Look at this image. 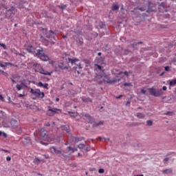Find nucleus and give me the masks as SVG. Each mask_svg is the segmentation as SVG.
I'll return each mask as SVG.
<instances>
[{"label": "nucleus", "mask_w": 176, "mask_h": 176, "mask_svg": "<svg viewBox=\"0 0 176 176\" xmlns=\"http://www.w3.org/2000/svg\"><path fill=\"white\" fill-rule=\"evenodd\" d=\"M25 49L28 53L33 54L34 57L40 58L42 61H49V56L43 52V48H38V47L28 44L25 46Z\"/></svg>", "instance_id": "f257e3e1"}, {"label": "nucleus", "mask_w": 176, "mask_h": 176, "mask_svg": "<svg viewBox=\"0 0 176 176\" xmlns=\"http://www.w3.org/2000/svg\"><path fill=\"white\" fill-rule=\"evenodd\" d=\"M1 135H3L5 138H6L8 137V135H6V133L0 131V136Z\"/></svg>", "instance_id": "c756f323"}, {"label": "nucleus", "mask_w": 176, "mask_h": 176, "mask_svg": "<svg viewBox=\"0 0 176 176\" xmlns=\"http://www.w3.org/2000/svg\"><path fill=\"white\" fill-rule=\"evenodd\" d=\"M47 86H49V85L47 83H45V85H43V87H45V89H47Z\"/></svg>", "instance_id": "37998d69"}, {"label": "nucleus", "mask_w": 176, "mask_h": 176, "mask_svg": "<svg viewBox=\"0 0 176 176\" xmlns=\"http://www.w3.org/2000/svg\"><path fill=\"white\" fill-rule=\"evenodd\" d=\"M162 90H164V91H166V90H167V87L164 86V87H162Z\"/></svg>", "instance_id": "49530a36"}, {"label": "nucleus", "mask_w": 176, "mask_h": 176, "mask_svg": "<svg viewBox=\"0 0 176 176\" xmlns=\"http://www.w3.org/2000/svg\"><path fill=\"white\" fill-rule=\"evenodd\" d=\"M166 115H173V112L168 111Z\"/></svg>", "instance_id": "09e8293b"}, {"label": "nucleus", "mask_w": 176, "mask_h": 176, "mask_svg": "<svg viewBox=\"0 0 176 176\" xmlns=\"http://www.w3.org/2000/svg\"><path fill=\"white\" fill-rule=\"evenodd\" d=\"M140 92H141L142 94H146V90H145V89H141Z\"/></svg>", "instance_id": "c9c22d12"}, {"label": "nucleus", "mask_w": 176, "mask_h": 176, "mask_svg": "<svg viewBox=\"0 0 176 176\" xmlns=\"http://www.w3.org/2000/svg\"><path fill=\"white\" fill-rule=\"evenodd\" d=\"M65 8H67V6H63V7H62V9H65Z\"/></svg>", "instance_id": "13d9d810"}, {"label": "nucleus", "mask_w": 176, "mask_h": 176, "mask_svg": "<svg viewBox=\"0 0 176 176\" xmlns=\"http://www.w3.org/2000/svg\"><path fill=\"white\" fill-rule=\"evenodd\" d=\"M82 102H93V100H91V98L86 97H82Z\"/></svg>", "instance_id": "f8f14e48"}, {"label": "nucleus", "mask_w": 176, "mask_h": 176, "mask_svg": "<svg viewBox=\"0 0 176 176\" xmlns=\"http://www.w3.org/2000/svg\"><path fill=\"white\" fill-rule=\"evenodd\" d=\"M152 124H153V122H152V120H147L146 121V125L147 126H152Z\"/></svg>", "instance_id": "a878e982"}, {"label": "nucleus", "mask_w": 176, "mask_h": 176, "mask_svg": "<svg viewBox=\"0 0 176 176\" xmlns=\"http://www.w3.org/2000/svg\"><path fill=\"white\" fill-rule=\"evenodd\" d=\"M134 176H144V175H134Z\"/></svg>", "instance_id": "680f3d73"}, {"label": "nucleus", "mask_w": 176, "mask_h": 176, "mask_svg": "<svg viewBox=\"0 0 176 176\" xmlns=\"http://www.w3.org/2000/svg\"><path fill=\"white\" fill-rule=\"evenodd\" d=\"M11 80H12L13 84L16 83V80H14L13 78H11Z\"/></svg>", "instance_id": "5fc2aeb1"}, {"label": "nucleus", "mask_w": 176, "mask_h": 176, "mask_svg": "<svg viewBox=\"0 0 176 176\" xmlns=\"http://www.w3.org/2000/svg\"><path fill=\"white\" fill-rule=\"evenodd\" d=\"M22 141L23 142H26V144H28V142H30V138H22Z\"/></svg>", "instance_id": "b1692460"}, {"label": "nucleus", "mask_w": 176, "mask_h": 176, "mask_svg": "<svg viewBox=\"0 0 176 176\" xmlns=\"http://www.w3.org/2000/svg\"><path fill=\"white\" fill-rule=\"evenodd\" d=\"M130 104H131V102L130 101V100H128L127 102H126V106L127 107V106H129V107H130Z\"/></svg>", "instance_id": "4c0bfd02"}, {"label": "nucleus", "mask_w": 176, "mask_h": 176, "mask_svg": "<svg viewBox=\"0 0 176 176\" xmlns=\"http://www.w3.org/2000/svg\"><path fill=\"white\" fill-rule=\"evenodd\" d=\"M124 74L126 76H129V72H124Z\"/></svg>", "instance_id": "3c124183"}, {"label": "nucleus", "mask_w": 176, "mask_h": 176, "mask_svg": "<svg viewBox=\"0 0 176 176\" xmlns=\"http://www.w3.org/2000/svg\"><path fill=\"white\" fill-rule=\"evenodd\" d=\"M98 140H99L100 141H104V142H108V141H109V138H105L102 137H99Z\"/></svg>", "instance_id": "6ab92c4d"}, {"label": "nucleus", "mask_w": 176, "mask_h": 176, "mask_svg": "<svg viewBox=\"0 0 176 176\" xmlns=\"http://www.w3.org/2000/svg\"><path fill=\"white\" fill-rule=\"evenodd\" d=\"M30 93L31 94H33V96H35V97H36V98H43V97H45V93L41 92V89H30Z\"/></svg>", "instance_id": "423d86ee"}, {"label": "nucleus", "mask_w": 176, "mask_h": 176, "mask_svg": "<svg viewBox=\"0 0 176 176\" xmlns=\"http://www.w3.org/2000/svg\"><path fill=\"white\" fill-rule=\"evenodd\" d=\"M112 10H119V6L118 5H113L111 8Z\"/></svg>", "instance_id": "5701e85b"}, {"label": "nucleus", "mask_w": 176, "mask_h": 176, "mask_svg": "<svg viewBox=\"0 0 176 176\" xmlns=\"http://www.w3.org/2000/svg\"><path fill=\"white\" fill-rule=\"evenodd\" d=\"M63 39H65L67 38V36H63Z\"/></svg>", "instance_id": "0e129e2a"}, {"label": "nucleus", "mask_w": 176, "mask_h": 176, "mask_svg": "<svg viewBox=\"0 0 176 176\" xmlns=\"http://www.w3.org/2000/svg\"><path fill=\"white\" fill-rule=\"evenodd\" d=\"M0 46H1V47L3 48L5 50H6V49H8V47H6V45H5L3 43H0Z\"/></svg>", "instance_id": "cd10ccee"}, {"label": "nucleus", "mask_w": 176, "mask_h": 176, "mask_svg": "<svg viewBox=\"0 0 176 176\" xmlns=\"http://www.w3.org/2000/svg\"><path fill=\"white\" fill-rule=\"evenodd\" d=\"M47 38H43V36H41V41L43 43V45H45V46H53V45H54V41H51L50 39L54 38V36H56V33H54V32L50 30L49 32L47 34Z\"/></svg>", "instance_id": "f03ea898"}, {"label": "nucleus", "mask_w": 176, "mask_h": 176, "mask_svg": "<svg viewBox=\"0 0 176 176\" xmlns=\"http://www.w3.org/2000/svg\"><path fill=\"white\" fill-rule=\"evenodd\" d=\"M165 71H166V72L170 71V67H168V66L165 67Z\"/></svg>", "instance_id": "ea45409f"}, {"label": "nucleus", "mask_w": 176, "mask_h": 176, "mask_svg": "<svg viewBox=\"0 0 176 176\" xmlns=\"http://www.w3.org/2000/svg\"><path fill=\"white\" fill-rule=\"evenodd\" d=\"M0 100L1 101H3L4 100L3 96H2V95H0Z\"/></svg>", "instance_id": "de8ad7c7"}, {"label": "nucleus", "mask_w": 176, "mask_h": 176, "mask_svg": "<svg viewBox=\"0 0 176 176\" xmlns=\"http://www.w3.org/2000/svg\"><path fill=\"white\" fill-rule=\"evenodd\" d=\"M135 116L138 117V119H144L145 118V114H144L142 113H137Z\"/></svg>", "instance_id": "4468645a"}, {"label": "nucleus", "mask_w": 176, "mask_h": 176, "mask_svg": "<svg viewBox=\"0 0 176 176\" xmlns=\"http://www.w3.org/2000/svg\"><path fill=\"white\" fill-rule=\"evenodd\" d=\"M141 43H142V42L140 41V42L137 43L136 45H140Z\"/></svg>", "instance_id": "bf43d9fd"}, {"label": "nucleus", "mask_w": 176, "mask_h": 176, "mask_svg": "<svg viewBox=\"0 0 176 176\" xmlns=\"http://www.w3.org/2000/svg\"><path fill=\"white\" fill-rule=\"evenodd\" d=\"M104 125V121H100L99 122H95L94 124V127H97L98 126H102Z\"/></svg>", "instance_id": "f3484780"}, {"label": "nucleus", "mask_w": 176, "mask_h": 176, "mask_svg": "<svg viewBox=\"0 0 176 176\" xmlns=\"http://www.w3.org/2000/svg\"><path fill=\"white\" fill-rule=\"evenodd\" d=\"M156 3L148 1V9L146 10L147 13H152V12H156Z\"/></svg>", "instance_id": "0eeeda50"}, {"label": "nucleus", "mask_w": 176, "mask_h": 176, "mask_svg": "<svg viewBox=\"0 0 176 176\" xmlns=\"http://www.w3.org/2000/svg\"><path fill=\"white\" fill-rule=\"evenodd\" d=\"M85 116V118H87L89 123L93 124L94 122V118L93 117H91V116L86 114Z\"/></svg>", "instance_id": "9b49d317"}, {"label": "nucleus", "mask_w": 176, "mask_h": 176, "mask_svg": "<svg viewBox=\"0 0 176 176\" xmlns=\"http://www.w3.org/2000/svg\"><path fill=\"white\" fill-rule=\"evenodd\" d=\"M169 85H170V86H175L176 79L172 80L171 81H170Z\"/></svg>", "instance_id": "4be33fe9"}, {"label": "nucleus", "mask_w": 176, "mask_h": 176, "mask_svg": "<svg viewBox=\"0 0 176 176\" xmlns=\"http://www.w3.org/2000/svg\"><path fill=\"white\" fill-rule=\"evenodd\" d=\"M163 174H171L173 173V169L169 168V169H166L162 170Z\"/></svg>", "instance_id": "dca6fc26"}, {"label": "nucleus", "mask_w": 176, "mask_h": 176, "mask_svg": "<svg viewBox=\"0 0 176 176\" xmlns=\"http://www.w3.org/2000/svg\"><path fill=\"white\" fill-rule=\"evenodd\" d=\"M101 52L98 53V56H101Z\"/></svg>", "instance_id": "e2e57ef3"}, {"label": "nucleus", "mask_w": 176, "mask_h": 176, "mask_svg": "<svg viewBox=\"0 0 176 176\" xmlns=\"http://www.w3.org/2000/svg\"><path fill=\"white\" fill-rule=\"evenodd\" d=\"M32 65L35 72H39V74H42L43 75H52V73L43 69V67L36 62H32Z\"/></svg>", "instance_id": "7ed1b4c3"}, {"label": "nucleus", "mask_w": 176, "mask_h": 176, "mask_svg": "<svg viewBox=\"0 0 176 176\" xmlns=\"http://www.w3.org/2000/svg\"><path fill=\"white\" fill-rule=\"evenodd\" d=\"M98 173H99L100 174H103V173H104V169H102V168L99 169Z\"/></svg>", "instance_id": "e433bc0d"}, {"label": "nucleus", "mask_w": 176, "mask_h": 176, "mask_svg": "<svg viewBox=\"0 0 176 176\" xmlns=\"http://www.w3.org/2000/svg\"><path fill=\"white\" fill-rule=\"evenodd\" d=\"M68 60V63H71V64H75V63H78V61H79V59L78 58H67Z\"/></svg>", "instance_id": "ddd939ff"}, {"label": "nucleus", "mask_w": 176, "mask_h": 176, "mask_svg": "<svg viewBox=\"0 0 176 176\" xmlns=\"http://www.w3.org/2000/svg\"><path fill=\"white\" fill-rule=\"evenodd\" d=\"M168 160H169L168 158H165V159L164 160V162L166 163V162H167Z\"/></svg>", "instance_id": "603ef678"}, {"label": "nucleus", "mask_w": 176, "mask_h": 176, "mask_svg": "<svg viewBox=\"0 0 176 176\" xmlns=\"http://www.w3.org/2000/svg\"><path fill=\"white\" fill-rule=\"evenodd\" d=\"M33 163H34V164H41V160L38 158H35Z\"/></svg>", "instance_id": "412c9836"}, {"label": "nucleus", "mask_w": 176, "mask_h": 176, "mask_svg": "<svg viewBox=\"0 0 176 176\" xmlns=\"http://www.w3.org/2000/svg\"><path fill=\"white\" fill-rule=\"evenodd\" d=\"M166 5V2H162L161 3H160V6H162V8H165Z\"/></svg>", "instance_id": "7c9ffc66"}, {"label": "nucleus", "mask_w": 176, "mask_h": 176, "mask_svg": "<svg viewBox=\"0 0 176 176\" xmlns=\"http://www.w3.org/2000/svg\"><path fill=\"white\" fill-rule=\"evenodd\" d=\"M1 151H3V152H6V153H9V151L5 150V149H3V148H2Z\"/></svg>", "instance_id": "864d4df0"}, {"label": "nucleus", "mask_w": 176, "mask_h": 176, "mask_svg": "<svg viewBox=\"0 0 176 176\" xmlns=\"http://www.w3.org/2000/svg\"><path fill=\"white\" fill-rule=\"evenodd\" d=\"M124 86H132L131 82L129 83V82H125L124 83Z\"/></svg>", "instance_id": "72a5a7b5"}, {"label": "nucleus", "mask_w": 176, "mask_h": 176, "mask_svg": "<svg viewBox=\"0 0 176 176\" xmlns=\"http://www.w3.org/2000/svg\"><path fill=\"white\" fill-rule=\"evenodd\" d=\"M134 10H140L141 12H145V10H146V8L145 7L136 8H134Z\"/></svg>", "instance_id": "aec40b11"}, {"label": "nucleus", "mask_w": 176, "mask_h": 176, "mask_svg": "<svg viewBox=\"0 0 176 176\" xmlns=\"http://www.w3.org/2000/svg\"><path fill=\"white\" fill-rule=\"evenodd\" d=\"M72 140L76 141V142H79V141H80L79 138H75V137H72Z\"/></svg>", "instance_id": "bb28decb"}, {"label": "nucleus", "mask_w": 176, "mask_h": 176, "mask_svg": "<svg viewBox=\"0 0 176 176\" xmlns=\"http://www.w3.org/2000/svg\"><path fill=\"white\" fill-rule=\"evenodd\" d=\"M6 160H7V162H10V160H12V158L8 156L6 157Z\"/></svg>", "instance_id": "a19ab883"}, {"label": "nucleus", "mask_w": 176, "mask_h": 176, "mask_svg": "<svg viewBox=\"0 0 176 176\" xmlns=\"http://www.w3.org/2000/svg\"><path fill=\"white\" fill-rule=\"evenodd\" d=\"M85 146V144H79L78 148H82Z\"/></svg>", "instance_id": "c03bdc74"}, {"label": "nucleus", "mask_w": 176, "mask_h": 176, "mask_svg": "<svg viewBox=\"0 0 176 176\" xmlns=\"http://www.w3.org/2000/svg\"><path fill=\"white\" fill-rule=\"evenodd\" d=\"M63 89H64V86L62 85V86L60 87V90H63Z\"/></svg>", "instance_id": "4d7b16f0"}, {"label": "nucleus", "mask_w": 176, "mask_h": 176, "mask_svg": "<svg viewBox=\"0 0 176 176\" xmlns=\"http://www.w3.org/2000/svg\"><path fill=\"white\" fill-rule=\"evenodd\" d=\"M122 97H123V95H120L118 96H116V98L119 99V98H122Z\"/></svg>", "instance_id": "a18cd8bd"}, {"label": "nucleus", "mask_w": 176, "mask_h": 176, "mask_svg": "<svg viewBox=\"0 0 176 176\" xmlns=\"http://www.w3.org/2000/svg\"><path fill=\"white\" fill-rule=\"evenodd\" d=\"M21 86H22V87H23H23H27V85H25V83H24V82H21Z\"/></svg>", "instance_id": "58836bf2"}, {"label": "nucleus", "mask_w": 176, "mask_h": 176, "mask_svg": "<svg viewBox=\"0 0 176 176\" xmlns=\"http://www.w3.org/2000/svg\"><path fill=\"white\" fill-rule=\"evenodd\" d=\"M97 82L99 83V85H101L102 82H105L106 83H109L110 85H113L116 83V80H111V78L107 76H104L103 78L101 77V80H97Z\"/></svg>", "instance_id": "39448f33"}, {"label": "nucleus", "mask_w": 176, "mask_h": 176, "mask_svg": "<svg viewBox=\"0 0 176 176\" xmlns=\"http://www.w3.org/2000/svg\"><path fill=\"white\" fill-rule=\"evenodd\" d=\"M6 65H11L12 67H17V65H14L12 63H5Z\"/></svg>", "instance_id": "c85d7f7f"}, {"label": "nucleus", "mask_w": 176, "mask_h": 176, "mask_svg": "<svg viewBox=\"0 0 176 176\" xmlns=\"http://www.w3.org/2000/svg\"><path fill=\"white\" fill-rule=\"evenodd\" d=\"M78 67L80 69H82V65L80 63L78 65Z\"/></svg>", "instance_id": "8fccbe9b"}, {"label": "nucleus", "mask_w": 176, "mask_h": 176, "mask_svg": "<svg viewBox=\"0 0 176 176\" xmlns=\"http://www.w3.org/2000/svg\"><path fill=\"white\" fill-rule=\"evenodd\" d=\"M56 101L57 102H58V101H60V98H56Z\"/></svg>", "instance_id": "6e6d98bb"}, {"label": "nucleus", "mask_w": 176, "mask_h": 176, "mask_svg": "<svg viewBox=\"0 0 176 176\" xmlns=\"http://www.w3.org/2000/svg\"><path fill=\"white\" fill-rule=\"evenodd\" d=\"M6 14H9V16H12V14H16V8L14 7H12L10 10H8L6 12Z\"/></svg>", "instance_id": "9d476101"}, {"label": "nucleus", "mask_w": 176, "mask_h": 176, "mask_svg": "<svg viewBox=\"0 0 176 176\" xmlns=\"http://www.w3.org/2000/svg\"><path fill=\"white\" fill-rule=\"evenodd\" d=\"M67 151H69V152H71V153H74V152H76L78 151V148H74L72 146H68Z\"/></svg>", "instance_id": "2eb2a0df"}, {"label": "nucleus", "mask_w": 176, "mask_h": 176, "mask_svg": "<svg viewBox=\"0 0 176 176\" xmlns=\"http://www.w3.org/2000/svg\"><path fill=\"white\" fill-rule=\"evenodd\" d=\"M6 64H5V63H4V64L3 63H1L0 62V67H1L2 68H5V67H6Z\"/></svg>", "instance_id": "473e14b6"}, {"label": "nucleus", "mask_w": 176, "mask_h": 176, "mask_svg": "<svg viewBox=\"0 0 176 176\" xmlns=\"http://www.w3.org/2000/svg\"><path fill=\"white\" fill-rule=\"evenodd\" d=\"M58 67L60 68V69H68V67L64 66L63 63H59Z\"/></svg>", "instance_id": "a211bd4d"}, {"label": "nucleus", "mask_w": 176, "mask_h": 176, "mask_svg": "<svg viewBox=\"0 0 176 176\" xmlns=\"http://www.w3.org/2000/svg\"><path fill=\"white\" fill-rule=\"evenodd\" d=\"M57 111H60L61 112V110L59 109L52 108V107H48L47 116H54V115H56V113H57Z\"/></svg>", "instance_id": "6e6552de"}, {"label": "nucleus", "mask_w": 176, "mask_h": 176, "mask_svg": "<svg viewBox=\"0 0 176 176\" xmlns=\"http://www.w3.org/2000/svg\"><path fill=\"white\" fill-rule=\"evenodd\" d=\"M148 91H149L151 96H153V97H160L163 95V91H162V89H155V87L148 88Z\"/></svg>", "instance_id": "20e7f679"}, {"label": "nucleus", "mask_w": 176, "mask_h": 176, "mask_svg": "<svg viewBox=\"0 0 176 176\" xmlns=\"http://www.w3.org/2000/svg\"><path fill=\"white\" fill-rule=\"evenodd\" d=\"M16 90H18V91H20V90H21V89H23V86L20 85L19 84L16 85Z\"/></svg>", "instance_id": "393cba45"}, {"label": "nucleus", "mask_w": 176, "mask_h": 176, "mask_svg": "<svg viewBox=\"0 0 176 176\" xmlns=\"http://www.w3.org/2000/svg\"><path fill=\"white\" fill-rule=\"evenodd\" d=\"M0 74H2L3 75H5V76H8V73L0 69Z\"/></svg>", "instance_id": "2f4dec72"}, {"label": "nucleus", "mask_w": 176, "mask_h": 176, "mask_svg": "<svg viewBox=\"0 0 176 176\" xmlns=\"http://www.w3.org/2000/svg\"><path fill=\"white\" fill-rule=\"evenodd\" d=\"M38 175L42 176L43 175L41 173H38Z\"/></svg>", "instance_id": "774afa93"}, {"label": "nucleus", "mask_w": 176, "mask_h": 176, "mask_svg": "<svg viewBox=\"0 0 176 176\" xmlns=\"http://www.w3.org/2000/svg\"><path fill=\"white\" fill-rule=\"evenodd\" d=\"M97 69H99V71H101V66L100 65H96Z\"/></svg>", "instance_id": "79ce46f5"}, {"label": "nucleus", "mask_w": 176, "mask_h": 176, "mask_svg": "<svg viewBox=\"0 0 176 176\" xmlns=\"http://www.w3.org/2000/svg\"><path fill=\"white\" fill-rule=\"evenodd\" d=\"M38 86L39 87H43V83H42L41 82H39L38 83Z\"/></svg>", "instance_id": "f704fd0d"}, {"label": "nucleus", "mask_w": 176, "mask_h": 176, "mask_svg": "<svg viewBox=\"0 0 176 176\" xmlns=\"http://www.w3.org/2000/svg\"><path fill=\"white\" fill-rule=\"evenodd\" d=\"M78 156H82V155L80 154V153H78Z\"/></svg>", "instance_id": "338daca9"}, {"label": "nucleus", "mask_w": 176, "mask_h": 176, "mask_svg": "<svg viewBox=\"0 0 176 176\" xmlns=\"http://www.w3.org/2000/svg\"><path fill=\"white\" fill-rule=\"evenodd\" d=\"M122 74H123V72H120L118 74V75H122Z\"/></svg>", "instance_id": "69168bd1"}, {"label": "nucleus", "mask_w": 176, "mask_h": 176, "mask_svg": "<svg viewBox=\"0 0 176 176\" xmlns=\"http://www.w3.org/2000/svg\"><path fill=\"white\" fill-rule=\"evenodd\" d=\"M19 97H24V95H23V94H19Z\"/></svg>", "instance_id": "052dcab7"}, {"label": "nucleus", "mask_w": 176, "mask_h": 176, "mask_svg": "<svg viewBox=\"0 0 176 176\" xmlns=\"http://www.w3.org/2000/svg\"><path fill=\"white\" fill-rule=\"evenodd\" d=\"M51 153H53L54 155H61L62 152L60 149H58L54 146H52L50 149Z\"/></svg>", "instance_id": "1a4fd4ad"}]
</instances>
